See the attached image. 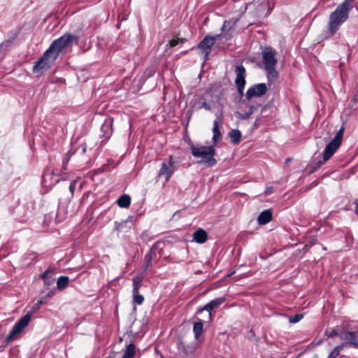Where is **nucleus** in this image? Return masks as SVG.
<instances>
[{
	"label": "nucleus",
	"instance_id": "obj_1",
	"mask_svg": "<svg viewBox=\"0 0 358 358\" xmlns=\"http://www.w3.org/2000/svg\"><path fill=\"white\" fill-rule=\"evenodd\" d=\"M192 155L197 158H201L199 161V164H206L207 166H214L217 164V160L214 158L215 155V149L213 145L209 146H190Z\"/></svg>",
	"mask_w": 358,
	"mask_h": 358
},
{
	"label": "nucleus",
	"instance_id": "obj_2",
	"mask_svg": "<svg viewBox=\"0 0 358 358\" xmlns=\"http://www.w3.org/2000/svg\"><path fill=\"white\" fill-rule=\"evenodd\" d=\"M45 303L43 300L41 299L36 303L31 308V312L27 313L22 317L13 326L9 334L6 337L8 342L13 341L17 339L18 335L24 330V329L29 324L31 321V314L37 311L42 304Z\"/></svg>",
	"mask_w": 358,
	"mask_h": 358
},
{
	"label": "nucleus",
	"instance_id": "obj_3",
	"mask_svg": "<svg viewBox=\"0 0 358 358\" xmlns=\"http://www.w3.org/2000/svg\"><path fill=\"white\" fill-rule=\"evenodd\" d=\"M275 55L276 51L270 47L262 52V62L267 72V78L271 82L274 81L278 76V73L275 70V65L277 64Z\"/></svg>",
	"mask_w": 358,
	"mask_h": 358
},
{
	"label": "nucleus",
	"instance_id": "obj_4",
	"mask_svg": "<svg viewBox=\"0 0 358 358\" xmlns=\"http://www.w3.org/2000/svg\"><path fill=\"white\" fill-rule=\"evenodd\" d=\"M349 12L346 9L338 6L336 10L331 13L329 16V31L330 34L334 35L340 28V27L348 19Z\"/></svg>",
	"mask_w": 358,
	"mask_h": 358
},
{
	"label": "nucleus",
	"instance_id": "obj_5",
	"mask_svg": "<svg viewBox=\"0 0 358 358\" xmlns=\"http://www.w3.org/2000/svg\"><path fill=\"white\" fill-rule=\"evenodd\" d=\"M74 41H77V37L75 35L67 33L55 40L48 49L50 50L58 57L63 49L69 47Z\"/></svg>",
	"mask_w": 358,
	"mask_h": 358
},
{
	"label": "nucleus",
	"instance_id": "obj_6",
	"mask_svg": "<svg viewBox=\"0 0 358 358\" xmlns=\"http://www.w3.org/2000/svg\"><path fill=\"white\" fill-rule=\"evenodd\" d=\"M57 58V57L56 55H54L50 50L47 49L43 56L34 66L33 71L35 73H42L43 71H45L50 68Z\"/></svg>",
	"mask_w": 358,
	"mask_h": 358
},
{
	"label": "nucleus",
	"instance_id": "obj_7",
	"mask_svg": "<svg viewBox=\"0 0 358 358\" xmlns=\"http://www.w3.org/2000/svg\"><path fill=\"white\" fill-rule=\"evenodd\" d=\"M176 169L177 161L172 155H170L169 159L162 164L161 169L158 173V177H164L166 181H168Z\"/></svg>",
	"mask_w": 358,
	"mask_h": 358
},
{
	"label": "nucleus",
	"instance_id": "obj_8",
	"mask_svg": "<svg viewBox=\"0 0 358 358\" xmlns=\"http://www.w3.org/2000/svg\"><path fill=\"white\" fill-rule=\"evenodd\" d=\"M222 38V34H217L214 36L206 35L203 39L198 45V48L201 51L202 54L204 55L205 60L208 59V55L210 53L211 48L218 40Z\"/></svg>",
	"mask_w": 358,
	"mask_h": 358
},
{
	"label": "nucleus",
	"instance_id": "obj_9",
	"mask_svg": "<svg viewBox=\"0 0 358 358\" xmlns=\"http://www.w3.org/2000/svg\"><path fill=\"white\" fill-rule=\"evenodd\" d=\"M235 72L236 74L235 83L236 85L239 93L241 94H243L245 85V69L242 65L237 66L236 67Z\"/></svg>",
	"mask_w": 358,
	"mask_h": 358
},
{
	"label": "nucleus",
	"instance_id": "obj_10",
	"mask_svg": "<svg viewBox=\"0 0 358 358\" xmlns=\"http://www.w3.org/2000/svg\"><path fill=\"white\" fill-rule=\"evenodd\" d=\"M266 92V86L264 83H260L252 86L249 88L246 92L245 96L248 100H250L254 96H261Z\"/></svg>",
	"mask_w": 358,
	"mask_h": 358
},
{
	"label": "nucleus",
	"instance_id": "obj_11",
	"mask_svg": "<svg viewBox=\"0 0 358 358\" xmlns=\"http://www.w3.org/2000/svg\"><path fill=\"white\" fill-rule=\"evenodd\" d=\"M198 348L197 343H190L185 344L182 341L178 343V350L180 352L183 353L185 356H189L195 352Z\"/></svg>",
	"mask_w": 358,
	"mask_h": 358
},
{
	"label": "nucleus",
	"instance_id": "obj_12",
	"mask_svg": "<svg viewBox=\"0 0 358 358\" xmlns=\"http://www.w3.org/2000/svg\"><path fill=\"white\" fill-rule=\"evenodd\" d=\"M340 338L349 341L352 346L358 348V329L355 331H343L340 333Z\"/></svg>",
	"mask_w": 358,
	"mask_h": 358
},
{
	"label": "nucleus",
	"instance_id": "obj_13",
	"mask_svg": "<svg viewBox=\"0 0 358 358\" xmlns=\"http://www.w3.org/2000/svg\"><path fill=\"white\" fill-rule=\"evenodd\" d=\"M237 22V18H232L224 21L222 27V34H221L222 35V38L224 37L226 40L231 38V31L234 30V28Z\"/></svg>",
	"mask_w": 358,
	"mask_h": 358
},
{
	"label": "nucleus",
	"instance_id": "obj_14",
	"mask_svg": "<svg viewBox=\"0 0 358 358\" xmlns=\"http://www.w3.org/2000/svg\"><path fill=\"white\" fill-rule=\"evenodd\" d=\"M226 301V298L224 296H220L217 297L212 301H210L209 303L205 305V306L202 308H200L199 311H203L206 310L210 314V317H211V311L218 308L220 306H221L224 301Z\"/></svg>",
	"mask_w": 358,
	"mask_h": 358
},
{
	"label": "nucleus",
	"instance_id": "obj_15",
	"mask_svg": "<svg viewBox=\"0 0 358 358\" xmlns=\"http://www.w3.org/2000/svg\"><path fill=\"white\" fill-rule=\"evenodd\" d=\"M340 144L334 141V140L331 141L325 147L323 153V159L324 161L326 162L329 160L331 156L334 154V152L337 150V149L340 147Z\"/></svg>",
	"mask_w": 358,
	"mask_h": 358
},
{
	"label": "nucleus",
	"instance_id": "obj_16",
	"mask_svg": "<svg viewBox=\"0 0 358 358\" xmlns=\"http://www.w3.org/2000/svg\"><path fill=\"white\" fill-rule=\"evenodd\" d=\"M257 8L255 11V15L258 17L262 16L264 13V10L266 8H268V12L265 14V15H267L271 10H272V8L271 7L269 3H265L264 1L262 2H257Z\"/></svg>",
	"mask_w": 358,
	"mask_h": 358
},
{
	"label": "nucleus",
	"instance_id": "obj_17",
	"mask_svg": "<svg viewBox=\"0 0 358 358\" xmlns=\"http://www.w3.org/2000/svg\"><path fill=\"white\" fill-rule=\"evenodd\" d=\"M261 106L259 104L249 106V109L248 111L245 113H241L236 111L235 113V115L241 120H248L250 118V115L254 113V111L257 109L258 107Z\"/></svg>",
	"mask_w": 358,
	"mask_h": 358
},
{
	"label": "nucleus",
	"instance_id": "obj_18",
	"mask_svg": "<svg viewBox=\"0 0 358 358\" xmlns=\"http://www.w3.org/2000/svg\"><path fill=\"white\" fill-rule=\"evenodd\" d=\"M208 238L207 232L202 229H199L193 234V239L198 243H203Z\"/></svg>",
	"mask_w": 358,
	"mask_h": 358
},
{
	"label": "nucleus",
	"instance_id": "obj_19",
	"mask_svg": "<svg viewBox=\"0 0 358 358\" xmlns=\"http://www.w3.org/2000/svg\"><path fill=\"white\" fill-rule=\"evenodd\" d=\"M272 219V212L271 210H265L262 211L257 217L258 222L260 224H266Z\"/></svg>",
	"mask_w": 358,
	"mask_h": 358
},
{
	"label": "nucleus",
	"instance_id": "obj_20",
	"mask_svg": "<svg viewBox=\"0 0 358 358\" xmlns=\"http://www.w3.org/2000/svg\"><path fill=\"white\" fill-rule=\"evenodd\" d=\"M144 278L143 274L136 275L132 279L133 289L132 293L138 292L139 288L141 287L142 282Z\"/></svg>",
	"mask_w": 358,
	"mask_h": 358
},
{
	"label": "nucleus",
	"instance_id": "obj_21",
	"mask_svg": "<svg viewBox=\"0 0 358 358\" xmlns=\"http://www.w3.org/2000/svg\"><path fill=\"white\" fill-rule=\"evenodd\" d=\"M203 330V323L202 320H199L195 322L193 326V332L194 338L198 340L200 336L202 334Z\"/></svg>",
	"mask_w": 358,
	"mask_h": 358
},
{
	"label": "nucleus",
	"instance_id": "obj_22",
	"mask_svg": "<svg viewBox=\"0 0 358 358\" xmlns=\"http://www.w3.org/2000/svg\"><path fill=\"white\" fill-rule=\"evenodd\" d=\"M131 203V197L127 194L122 195L117 200V204L120 208H128Z\"/></svg>",
	"mask_w": 358,
	"mask_h": 358
},
{
	"label": "nucleus",
	"instance_id": "obj_23",
	"mask_svg": "<svg viewBox=\"0 0 358 358\" xmlns=\"http://www.w3.org/2000/svg\"><path fill=\"white\" fill-rule=\"evenodd\" d=\"M231 141L234 144H238L241 140V132L238 129H232L229 133Z\"/></svg>",
	"mask_w": 358,
	"mask_h": 358
},
{
	"label": "nucleus",
	"instance_id": "obj_24",
	"mask_svg": "<svg viewBox=\"0 0 358 358\" xmlns=\"http://www.w3.org/2000/svg\"><path fill=\"white\" fill-rule=\"evenodd\" d=\"M133 217L129 216L127 220H122L120 222L116 221L115 222V228L118 231H122L125 228H127V224L131 222Z\"/></svg>",
	"mask_w": 358,
	"mask_h": 358
},
{
	"label": "nucleus",
	"instance_id": "obj_25",
	"mask_svg": "<svg viewBox=\"0 0 358 358\" xmlns=\"http://www.w3.org/2000/svg\"><path fill=\"white\" fill-rule=\"evenodd\" d=\"M136 353V347L133 343H129L124 351L122 358H133Z\"/></svg>",
	"mask_w": 358,
	"mask_h": 358
},
{
	"label": "nucleus",
	"instance_id": "obj_26",
	"mask_svg": "<svg viewBox=\"0 0 358 358\" xmlns=\"http://www.w3.org/2000/svg\"><path fill=\"white\" fill-rule=\"evenodd\" d=\"M69 282V278L67 276H61L58 278L57 282V287L59 289L63 290L65 289Z\"/></svg>",
	"mask_w": 358,
	"mask_h": 358
},
{
	"label": "nucleus",
	"instance_id": "obj_27",
	"mask_svg": "<svg viewBox=\"0 0 358 358\" xmlns=\"http://www.w3.org/2000/svg\"><path fill=\"white\" fill-rule=\"evenodd\" d=\"M213 141L214 143H216L217 139L220 138L221 134L219 130L218 122L217 120H214L213 122Z\"/></svg>",
	"mask_w": 358,
	"mask_h": 358
},
{
	"label": "nucleus",
	"instance_id": "obj_28",
	"mask_svg": "<svg viewBox=\"0 0 358 358\" xmlns=\"http://www.w3.org/2000/svg\"><path fill=\"white\" fill-rule=\"evenodd\" d=\"M157 250V243H155L151 248L150 249L149 252L145 255V259L152 260L156 257V251Z\"/></svg>",
	"mask_w": 358,
	"mask_h": 358
},
{
	"label": "nucleus",
	"instance_id": "obj_29",
	"mask_svg": "<svg viewBox=\"0 0 358 358\" xmlns=\"http://www.w3.org/2000/svg\"><path fill=\"white\" fill-rule=\"evenodd\" d=\"M134 303L141 305L144 301V297L143 295L139 294V292H136V293H132Z\"/></svg>",
	"mask_w": 358,
	"mask_h": 358
},
{
	"label": "nucleus",
	"instance_id": "obj_30",
	"mask_svg": "<svg viewBox=\"0 0 358 358\" xmlns=\"http://www.w3.org/2000/svg\"><path fill=\"white\" fill-rule=\"evenodd\" d=\"M344 131H345V128H344V127H342L337 131L336 136H334V138L333 139L334 141H336V143H339L340 145L341 144V141H342V138H343Z\"/></svg>",
	"mask_w": 358,
	"mask_h": 358
},
{
	"label": "nucleus",
	"instance_id": "obj_31",
	"mask_svg": "<svg viewBox=\"0 0 358 358\" xmlns=\"http://www.w3.org/2000/svg\"><path fill=\"white\" fill-rule=\"evenodd\" d=\"M343 345H338L336 346L329 355L327 358H336L341 350L343 349Z\"/></svg>",
	"mask_w": 358,
	"mask_h": 358
},
{
	"label": "nucleus",
	"instance_id": "obj_32",
	"mask_svg": "<svg viewBox=\"0 0 358 358\" xmlns=\"http://www.w3.org/2000/svg\"><path fill=\"white\" fill-rule=\"evenodd\" d=\"M73 153H71L70 152H68L65 154L63 160H62V170L66 169V166L72 156Z\"/></svg>",
	"mask_w": 358,
	"mask_h": 358
},
{
	"label": "nucleus",
	"instance_id": "obj_33",
	"mask_svg": "<svg viewBox=\"0 0 358 358\" xmlns=\"http://www.w3.org/2000/svg\"><path fill=\"white\" fill-rule=\"evenodd\" d=\"M353 1L354 0H345V1L339 6L350 11L353 8Z\"/></svg>",
	"mask_w": 358,
	"mask_h": 358
},
{
	"label": "nucleus",
	"instance_id": "obj_34",
	"mask_svg": "<svg viewBox=\"0 0 358 358\" xmlns=\"http://www.w3.org/2000/svg\"><path fill=\"white\" fill-rule=\"evenodd\" d=\"M303 318V315L297 314L294 316L289 318V322L291 323H296L299 322Z\"/></svg>",
	"mask_w": 358,
	"mask_h": 358
},
{
	"label": "nucleus",
	"instance_id": "obj_35",
	"mask_svg": "<svg viewBox=\"0 0 358 358\" xmlns=\"http://www.w3.org/2000/svg\"><path fill=\"white\" fill-rule=\"evenodd\" d=\"M326 335L327 336L328 338H333L335 336H340V334H338V332L336 329H331V331H327Z\"/></svg>",
	"mask_w": 358,
	"mask_h": 358
},
{
	"label": "nucleus",
	"instance_id": "obj_36",
	"mask_svg": "<svg viewBox=\"0 0 358 358\" xmlns=\"http://www.w3.org/2000/svg\"><path fill=\"white\" fill-rule=\"evenodd\" d=\"M55 293V289L50 290L46 295H45L41 299L43 300V301L45 303L49 299L52 297Z\"/></svg>",
	"mask_w": 358,
	"mask_h": 358
},
{
	"label": "nucleus",
	"instance_id": "obj_37",
	"mask_svg": "<svg viewBox=\"0 0 358 358\" xmlns=\"http://www.w3.org/2000/svg\"><path fill=\"white\" fill-rule=\"evenodd\" d=\"M52 272V270L51 268H48L46 271H45L43 273L41 274V278L42 279H48L49 275Z\"/></svg>",
	"mask_w": 358,
	"mask_h": 358
},
{
	"label": "nucleus",
	"instance_id": "obj_38",
	"mask_svg": "<svg viewBox=\"0 0 358 358\" xmlns=\"http://www.w3.org/2000/svg\"><path fill=\"white\" fill-rule=\"evenodd\" d=\"M198 108L199 109L205 108L206 110H210L211 109V106L206 101H203L201 103V105L198 107Z\"/></svg>",
	"mask_w": 358,
	"mask_h": 358
},
{
	"label": "nucleus",
	"instance_id": "obj_39",
	"mask_svg": "<svg viewBox=\"0 0 358 358\" xmlns=\"http://www.w3.org/2000/svg\"><path fill=\"white\" fill-rule=\"evenodd\" d=\"M179 41H181L182 43L184 42V40L183 39H172L169 41V45L170 47H174L176 46V45H178V43H179Z\"/></svg>",
	"mask_w": 358,
	"mask_h": 358
},
{
	"label": "nucleus",
	"instance_id": "obj_40",
	"mask_svg": "<svg viewBox=\"0 0 358 358\" xmlns=\"http://www.w3.org/2000/svg\"><path fill=\"white\" fill-rule=\"evenodd\" d=\"M76 181L73 180V182H71L70 183V185H69V190L71 192V194H73V192L76 189Z\"/></svg>",
	"mask_w": 358,
	"mask_h": 358
},
{
	"label": "nucleus",
	"instance_id": "obj_41",
	"mask_svg": "<svg viewBox=\"0 0 358 358\" xmlns=\"http://www.w3.org/2000/svg\"><path fill=\"white\" fill-rule=\"evenodd\" d=\"M44 280L45 286L48 288L49 286L53 282L54 279L52 278H48V279H43Z\"/></svg>",
	"mask_w": 358,
	"mask_h": 358
},
{
	"label": "nucleus",
	"instance_id": "obj_42",
	"mask_svg": "<svg viewBox=\"0 0 358 358\" xmlns=\"http://www.w3.org/2000/svg\"><path fill=\"white\" fill-rule=\"evenodd\" d=\"M272 192H273V187H268L264 192V195L265 196L270 195Z\"/></svg>",
	"mask_w": 358,
	"mask_h": 358
},
{
	"label": "nucleus",
	"instance_id": "obj_43",
	"mask_svg": "<svg viewBox=\"0 0 358 358\" xmlns=\"http://www.w3.org/2000/svg\"><path fill=\"white\" fill-rule=\"evenodd\" d=\"M145 271L150 266H152V260L145 259Z\"/></svg>",
	"mask_w": 358,
	"mask_h": 358
},
{
	"label": "nucleus",
	"instance_id": "obj_44",
	"mask_svg": "<svg viewBox=\"0 0 358 358\" xmlns=\"http://www.w3.org/2000/svg\"><path fill=\"white\" fill-rule=\"evenodd\" d=\"M324 160H323V161H319V162L317 163V164H316V166H315V169H314L315 170V169H318L319 167H320V166L324 164Z\"/></svg>",
	"mask_w": 358,
	"mask_h": 358
},
{
	"label": "nucleus",
	"instance_id": "obj_45",
	"mask_svg": "<svg viewBox=\"0 0 358 358\" xmlns=\"http://www.w3.org/2000/svg\"><path fill=\"white\" fill-rule=\"evenodd\" d=\"M255 6L254 3H250L248 4L246 8H252Z\"/></svg>",
	"mask_w": 358,
	"mask_h": 358
},
{
	"label": "nucleus",
	"instance_id": "obj_46",
	"mask_svg": "<svg viewBox=\"0 0 358 358\" xmlns=\"http://www.w3.org/2000/svg\"><path fill=\"white\" fill-rule=\"evenodd\" d=\"M355 204H356L355 212L358 214V199H357V201H356Z\"/></svg>",
	"mask_w": 358,
	"mask_h": 358
},
{
	"label": "nucleus",
	"instance_id": "obj_47",
	"mask_svg": "<svg viewBox=\"0 0 358 358\" xmlns=\"http://www.w3.org/2000/svg\"><path fill=\"white\" fill-rule=\"evenodd\" d=\"M86 150H87V147L86 145H84L82 148V154H84L86 152Z\"/></svg>",
	"mask_w": 358,
	"mask_h": 358
},
{
	"label": "nucleus",
	"instance_id": "obj_48",
	"mask_svg": "<svg viewBox=\"0 0 358 358\" xmlns=\"http://www.w3.org/2000/svg\"><path fill=\"white\" fill-rule=\"evenodd\" d=\"M290 161H291V159L290 158H287V159H286L285 162L287 164Z\"/></svg>",
	"mask_w": 358,
	"mask_h": 358
}]
</instances>
